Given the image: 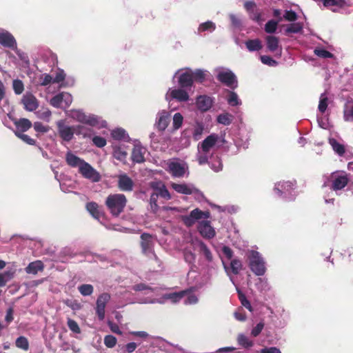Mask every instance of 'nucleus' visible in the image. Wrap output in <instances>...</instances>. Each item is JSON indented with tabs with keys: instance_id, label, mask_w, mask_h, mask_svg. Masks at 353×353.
Returning a JSON list of instances; mask_svg holds the SVG:
<instances>
[{
	"instance_id": "obj_39",
	"label": "nucleus",
	"mask_w": 353,
	"mask_h": 353,
	"mask_svg": "<svg viewBox=\"0 0 353 353\" xmlns=\"http://www.w3.org/2000/svg\"><path fill=\"white\" fill-rule=\"evenodd\" d=\"M217 122L224 125H229L232 122V116L229 113L221 114L217 117Z\"/></svg>"
},
{
	"instance_id": "obj_48",
	"label": "nucleus",
	"mask_w": 353,
	"mask_h": 353,
	"mask_svg": "<svg viewBox=\"0 0 353 353\" xmlns=\"http://www.w3.org/2000/svg\"><path fill=\"white\" fill-rule=\"evenodd\" d=\"M327 105H328L327 97H326L325 93L321 94V97H320L319 103V107H318L319 112H321V113H324L325 112V110H327Z\"/></svg>"
},
{
	"instance_id": "obj_36",
	"label": "nucleus",
	"mask_w": 353,
	"mask_h": 353,
	"mask_svg": "<svg viewBox=\"0 0 353 353\" xmlns=\"http://www.w3.org/2000/svg\"><path fill=\"white\" fill-rule=\"evenodd\" d=\"M79 293L83 296H90L94 292V287L91 284H82L78 287Z\"/></svg>"
},
{
	"instance_id": "obj_63",
	"label": "nucleus",
	"mask_w": 353,
	"mask_h": 353,
	"mask_svg": "<svg viewBox=\"0 0 353 353\" xmlns=\"http://www.w3.org/2000/svg\"><path fill=\"white\" fill-rule=\"evenodd\" d=\"M193 74V81H196L199 82H203L205 79V74L201 70H196L194 72H192Z\"/></svg>"
},
{
	"instance_id": "obj_38",
	"label": "nucleus",
	"mask_w": 353,
	"mask_h": 353,
	"mask_svg": "<svg viewBox=\"0 0 353 353\" xmlns=\"http://www.w3.org/2000/svg\"><path fill=\"white\" fill-rule=\"evenodd\" d=\"M325 7L337 6L339 8H343L347 5L345 0H322Z\"/></svg>"
},
{
	"instance_id": "obj_9",
	"label": "nucleus",
	"mask_w": 353,
	"mask_h": 353,
	"mask_svg": "<svg viewBox=\"0 0 353 353\" xmlns=\"http://www.w3.org/2000/svg\"><path fill=\"white\" fill-rule=\"evenodd\" d=\"M216 79L226 86L234 89L237 87V81L235 74L230 70L221 71L217 76Z\"/></svg>"
},
{
	"instance_id": "obj_33",
	"label": "nucleus",
	"mask_w": 353,
	"mask_h": 353,
	"mask_svg": "<svg viewBox=\"0 0 353 353\" xmlns=\"http://www.w3.org/2000/svg\"><path fill=\"white\" fill-rule=\"evenodd\" d=\"M303 23L297 22V23H291L288 25L286 29L285 30V34H290L292 33L296 34L301 33L303 31Z\"/></svg>"
},
{
	"instance_id": "obj_6",
	"label": "nucleus",
	"mask_w": 353,
	"mask_h": 353,
	"mask_svg": "<svg viewBox=\"0 0 353 353\" xmlns=\"http://www.w3.org/2000/svg\"><path fill=\"white\" fill-rule=\"evenodd\" d=\"M72 102V95L65 92H62L54 96L50 99V104L55 108H68Z\"/></svg>"
},
{
	"instance_id": "obj_62",
	"label": "nucleus",
	"mask_w": 353,
	"mask_h": 353,
	"mask_svg": "<svg viewBox=\"0 0 353 353\" xmlns=\"http://www.w3.org/2000/svg\"><path fill=\"white\" fill-rule=\"evenodd\" d=\"M14 320V307L10 306L6 310L5 321L9 325Z\"/></svg>"
},
{
	"instance_id": "obj_55",
	"label": "nucleus",
	"mask_w": 353,
	"mask_h": 353,
	"mask_svg": "<svg viewBox=\"0 0 353 353\" xmlns=\"http://www.w3.org/2000/svg\"><path fill=\"white\" fill-rule=\"evenodd\" d=\"M68 327L69 329L76 334L81 333V329L78 325V323L73 319H68L67 322Z\"/></svg>"
},
{
	"instance_id": "obj_49",
	"label": "nucleus",
	"mask_w": 353,
	"mask_h": 353,
	"mask_svg": "<svg viewBox=\"0 0 353 353\" xmlns=\"http://www.w3.org/2000/svg\"><path fill=\"white\" fill-rule=\"evenodd\" d=\"M112 137L115 140H123L125 139V131L122 128H117L112 131Z\"/></svg>"
},
{
	"instance_id": "obj_14",
	"label": "nucleus",
	"mask_w": 353,
	"mask_h": 353,
	"mask_svg": "<svg viewBox=\"0 0 353 353\" xmlns=\"http://www.w3.org/2000/svg\"><path fill=\"white\" fill-rule=\"evenodd\" d=\"M134 182L127 174H120L118 177V188L123 192H131L133 190Z\"/></svg>"
},
{
	"instance_id": "obj_5",
	"label": "nucleus",
	"mask_w": 353,
	"mask_h": 353,
	"mask_svg": "<svg viewBox=\"0 0 353 353\" xmlns=\"http://www.w3.org/2000/svg\"><path fill=\"white\" fill-rule=\"evenodd\" d=\"M71 117L73 119L83 124H87L91 127H94L99 124L98 119L94 115H87L81 110H72Z\"/></svg>"
},
{
	"instance_id": "obj_19",
	"label": "nucleus",
	"mask_w": 353,
	"mask_h": 353,
	"mask_svg": "<svg viewBox=\"0 0 353 353\" xmlns=\"http://www.w3.org/2000/svg\"><path fill=\"white\" fill-rule=\"evenodd\" d=\"M178 83L181 88H190L193 85L192 72H185L181 74Z\"/></svg>"
},
{
	"instance_id": "obj_1",
	"label": "nucleus",
	"mask_w": 353,
	"mask_h": 353,
	"mask_svg": "<svg viewBox=\"0 0 353 353\" xmlns=\"http://www.w3.org/2000/svg\"><path fill=\"white\" fill-rule=\"evenodd\" d=\"M127 199L123 194H110L105 200V205L114 216H119L123 212Z\"/></svg>"
},
{
	"instance_id": "obj_12",
	"label": "nucleus",
	"mask_w": 353,
	"mask_h": 353,
	"mask_svg": "<svg viewBox=\"0 0 353 353\" xmlns=\"http://www.w3.org/2000/svg\"><path fill=\"white\" fill-rule=\"evenodd\" d=\"M0 44L3 47L14 50L17 48V41L13 35L8 31L0 32Z\"/></svg>"
},
{
	"instance_id": "obj_61",
	"label": "nucleus",
	"mask_w": 353,
	"mask_h": 353,
	"mask_svg": "<svg viewBox=\"0 0 353 353\" xmlns=\"http://www.w3.org/2000/svg\"><path fill=\"white\" fill-rule=\"evenodd\" d=\"M92 142L94 145H96L98 148H103L106 145V140L105 138L99 137V136H95L92 138Z\"/></svg>"
},
{
	"instance_id": "obj_51",
	"label": "nucleus",
	"mask_w": 353,
	"mask_h": 353,
	"mask_svg": "<svg viewBox=\"0 0 353 353\" xmlns=\"http://www.w3.org/2000/svg\"><path fill=\"white\" fill-rule=\"evenodd\" d=\"M314 53L317 57H321V58H332L333 54L329 52L327 50L322 49V48H316L314 50Z\"/></svg>"
},
{
	"instance_id": "obj_59",
	"label": "nucleus",
	"mask_w": 353,
	"mask_h": 353,
	"mask_svg": "<svg viewBox=\"0 0 353 353\" xmlns=\"http://www.w3.org/2000/svg\"><path fill=\"white\" fill-rule=\"evenodd\" d=\"M113 155L115 159L122 161L126 158L127 152L122 150L120 148H116L114 150Z\"/></svg>"
},
{
	"instance_id": "obj_2",
	"label": "nucleus",
	"mask_w": 353,
	"mask_h": 353,
	"mask_svg": "<svg viewBox=\"0 0 353 353\" xmlns=\"http://www.w3.org/2000/svg\"><path fill=\"white\" fill-rule=\"evenodd\" d=\"M327 181L330 183V189L336 192L347 185L350 178L345 172L336 171L330 175Z\"/></svg>"
},
{
	"instance_id": "obj_17",
	"label": "nucleus",
	"mask_w": 353,
	"mask_h": 353,
	"mask_svg": "<svg viewBox=\"0 0 353 353\" xmlns=\"http://www.w3.org/2000/svg\"><path fill=\"white\" fill-rule=\"evenodd\" d=\"M212 99L207 95H200L196 98V104L199 110L206 112L212 106Z\"/></svg>"
},
{
	"instance_id": "obj_20",
	"label": "nucleus",
	"mask_w": 353,
	"mask_h": 353,
	"mask_svg": "<svg viewBox=\"0 0 353 353\" xmlns=\"http://www.w3.org/2000/svg\"><path fill=\"white\" fill-rule=\"evenodd\" d=\"M171 187L176 192L183 194H186V195L192 194L194 192L197 191V190L196 188H194V187H192L185 183L178 184V183H172L171 184Z\"/></svg>"
},
{
	"instance_id": "obj_54",
	"label": "nucleus",
	"mask_w": 353,
	"mask_h": 353,
	"mask_svg": "<svg viewBox=\"0 0 353 353\" xmlns=\"http://www.w3.org/2000/svg\"><path fill=\"white\" fill-rule=\"evenodd\" d=\"M183 121L182 114L179 112L175 113L173 117V127L174 129H179L181 127Z\"/></svg>"
},
{
	"instance_id": "obj_22",
	"label": "nucleus",
	"mask_w": 353,
	"mask_h": 353,
	"mask_svg": "<svg viewBox=\"0 0 353 353\" xmlns=\"http://www.w3.org/2000/svg\"><path fill=\"white\" fill-rule=\"evenodd\" d=\"M145 153V148H144L140 145H135L132 152V160L134 162H136L138 163L144 162Z\"/></svg>"
},
{
	"instance_id": "obj_16",
	"label": "nucleus",
	"mask_w": 353,
	"mask_h": 353,
	"mask_svg": "<svg viewBox=\"0 0 353 353\" xmlns=\"http://www.w3.org/2000/svg\"><path fill=\"white\" fill-rule=\"evenodd\" d=\"M150 187L155 191L154 193L157 196L169 200L171 199V195L168 190L166 186L161 181L152 182Z\"/></svg>"
},
{
	"instance_id": "obj_27",
	"label": "nucleus",
	"mask_w": 353,
	"mask_h": 353,
	"mask_svg": "<svg viewBox=\"0 0 353 353\" xmlns=\"http://www.w3.org/2000/svg\"><path fill=\"white\" fill-rule=\"evenodd\" d=\"M65 160L70 166L73 168L79 167V168H80L81 165L85 162L84 160L80 159L70 152L66 154Z\"/></svg>"
},
{
	"instance_id": "obj_37",
	"label": "nucleus",
	"mask_w": 353,
	"mask_h": 353,
	"mask_svg": "<svg viewBox=\"0 0 353 353\" xmlns=\"http://www.w3.org/2000/svg\"><path fill=\"white\" fill-rule=\"evenodd\" d=\"M238 343L245 348H249L253 346V342L248 339V336L241 334L237 337Z\"/></svg>"
},
{
	"instance_id": "obj_58",
	"label": "nucleus",
	"mask_w": 353,
	"mask_h": 353,
	"mask_svg": "<svg viewBox=\"0 0 353 353\" xmlns=\"http://www.w3.org/2000/svg\"><path fill=\"white\" fill-rule=\"evenodd\" d=\"M228 103L232 105V106H236V105H238L239 102V98H238V95L236 94V93H235L234 92H229V95H228Z\"/></svg>"
},
{
	"instance_id": "obj_28",
	"label": "nucleus",
	"mask_w": 353,
	"mask_h": 353,
	"mask_svg": "<svg viewBox=\"0 0 353 353\" xmlns=\"http://www.w3.org/2000/svg\"><path fill=\"white\" fill-rule=\"evenodd\" d=\"M170 122L168 114L163 111L159 114L157 126L159 130L163 131L166 129Z\"/></svg>"
},
{
	"instance_id": "obj_8",
	"label": "nucleus",
	"mask_w": 353,
	"mask_h": 353,
	"mask_svg": "<svg viewBox=\"0 0 353 353\" xmlns=\"http://www.w3.org/2000/svg\"><path fill=\"white\" fill-rule=\"evenodd\" d=\"M79 172L84 178L90 179L93 182H98L101 179L99 173L85 161L81 165Z\"/></svg>"
},
{
	"instance_id": "obj_26",
	"label": "nucleus",
	"mask_w": 353,
	"mask_h": 353,
	"mask_svg": "<svg viewBox=\"0 0 353 353\" xmlns=\"http://www.w3.org/2000/svg\"><path fill=\"white\" fill-rule=\"evenodd\" d=\"M343 118L345 121H353V100H347L343 107Z\"/></svg>"
},
{
	"instance_id": "obj_57",
	"label": "nucleus",
	"mask_w": 353,
	"mask_h": 353,
	"mask_svg": "<svg viewBox=\"0 0 353 353\" xmlns=\"http://www.w3.org/2000/svg\"><path fill=\"white\" fill-rule=\"evenodd\" d=\"M215 29V24L212 21H206L205 23H203L200 24L199 27V32H204L207 30H214Z\"/></svg>"
},
{
	"instance_id": "obj_47",
	"label": "nucleus",
	"mask_w": 353,
	"mask_h": 353,
	"mask_svg": "<svg viewBox=\"0 0 353 353\" xmlns=\"http://www.w3.org/2000/svg\"><path fill=\"white\" fill-rule=\"evenodd\" d=\"M238 296L241 305L247 308L249 311L252 312V307L250 304V302L246 298L245 295L242 292L238 290Z\"/></svg>"
},
{
	"instance_id": "obj_43",
	"label": "nucleus",
	"mask_w": 353,
	"mask_h": 353,
	"mask_svg": "<svg viewBox=\"0 0 353 353\" xmlns=\"http://www.w3.org/2000/svg\"><path fill=\"white\" fill-rule=\"evenodd\" d=\"M279 21L273 19L268 21L265 25V31L268 34L274 33L277 29Z\"/></svg>"
},
{
	"instance_id": "obj_64",
	"label": "nucleus",
	"mask_w": 353,
	"mask_h": 353,
	"mask_svg": "<svg viewBox=\"0 0 353 353\" xmlns=\"http://www.w3.org/2000/svg\"><path fill=\"white\" fill-rule=\"evenodd\" d=\"M191 217L193 218L195 221L201 219L203 216V212L201 211L199 208H196L192 210L190 213Z\"/></svg>"
},
{
	"instance_id": "obj_7",
	"label": "nucleus",
	"mask_w": 353,
	"mask_h": 353,
	"mask_svg": "<svg viewBox=\"0 0 353 353\" xmlns=\"http://www.w3.org/2000/svg\"><path fill=\"white\" fill-rule=\"evenodd\" d=\"M110 300V295L106 292L101 294L97 299L95 311L100 321H103L105 319V307Z\"/></svg>"
},
{
	"instance_id": "obj_40",
	"label": "nucleus",
	"mask_w": 353,
	"mask_h": 353,
	"mask_svg": "<svg viewBox=\"0 0 353 353\" xmlns=\"http://www.w3.org/2000/svg\"><path fill=\"white\" fill-rule=\"evenodd\" d=\"M14 277V272L12 271H6L0 273V287H3L6 283Z\"/></svg>"
},
{
	"instance_id": "obj_4",
	"label": "nucleus",
	"mask_w": 353,
	"mask_h": 353,
	"mask_svg": "<svg viewBox=\"0 0 353 353\" xmlns=\"http://www.w3.org/2000/svg\"><path fill=\"white\" fill-rule=\"evenodd\" d=\"M141 247L142 253L145 256L152 258L157 263L158 266H161V261L154 251V243L152 240V236L148 233H143L141 235Z\"/></svg>"
},
{
	"instance_id": "obj_45",
	"label": "nucleus",
	"mask_w": 353,
	"mask_h": 353,
	"mask_svg": "<svg viewBox=\"0 0 353 353\" xmlns=\"http://www.w3.org/2000/svg\"><path fill=\"white\" fill-rule=\"evenodd\" d=\"M243 265L239 259H232L230 262V268L234 274H238L242 269Z\"/></svg>"
},
{
	"instance_id": "obj_46",
	"label": "nucleus",
	"mask_w": 353,
	"mask_h": 353,
	"mask_svg": "<svg viewBox=\"0 0 353 353\" xmlns=\"http://www.w3.org/2000/svg\"><path fill=\"white\" fill-rule=\"evenodd\" d=\"M12 88L16 94H21L24 90V85L21 80L14 79L12 81Z\"/></svg>"
},
{
	"instance_id": "obj_35",
	"label": "nucleus",
	"mask_w": 353,
	"mask_h": 353,
	"mask_svg": "<svg viewBox=\"0 0 353 353\" xmlns=\"http://www.w3.org/2000/svg\"><path fill=\"white\" fill-rule=\"evenodd\" d=\"M199 247L200 253L205 256L208 261L211 262L213 259V256L207 245L203 241H199Z\"/></svg>"
},
{
	"instance_id": "obj_41",
	"label": "nucleus",
	"mask_w": 353,
	"mask_h": 353,
	"mask_svg": "<svg viewBox=\"0 0 353 353\" xmlns=\"http://www.w3.org/2000/svg\"><path fill=\"white\" fill-rule=\"evenodd\" d=\"M15 345L18 348L22 349L25 351L29 349V342L26 337L21 336L18 337L15 341Z\"/></svg>"
},
{
	"instance_id": "obj_18",
	"label": "nucleus",
	"mask_w": 353,
	"mask_h": 353,
	"mask_svg": "<svg viewBox=\"0 0 353 353\" xmlns=\"http://www.w3.org/2000/svg\"><path fill=\"white\" fill-rule=\"evenodd\" d=\"M219 137L216 134H212L208 136L201 143V150L205 153H208L210 150L215 145Z\"/></svg>"
},
{
	"instance_id": "obj_60",
	"label": "nucleus",
	"mask_w": 353,
	"mask_h": 353,
	"mask_svg": "<svg viewBox=\"0 0 353 353\" xmlns=\"http://www.w3.org/2000/svg\"><path fill=\"white\" fill-rule=\"evenodd\" d=\"M65 79V74L63 70L58 69L56 72V75L53 78V83H61Z\"/></svg>"
},
{
	"instance_id": "obj_31",
	"label": "nucleus",
	"mask_w": 353,
	"mask_h": 353,
	"mask_svg": "<svg viewBox=\"0 0 353 353\" xmlns=\"http://www.w3.org/2000/svg\"><path fill=\"white\" fill-rule=\"evenodd\" d=\"M268 49L271 52H275L279 48V39L278 37L269 35L265 37Z\"/></svg>"
},
{
	"instance_id": "obj_34",
	"label": "nucleus",
	"mask_w": 353,
	"mask_h": 353,
	"mask_svg": "<svg viewBox=\"0 0 353 353\" xmlns=\"http://www.w3.org/2000/svg\"><path fill=\"white\" fill-rule=\"evenodd\" d=\"M329 143L332 146L333 150L339 156L342 157L345 152V146L339 143L335 139H330Z\"/></svg>"
},
{
	"instance_id": "obj_29",
	"label": "nucleus",
	"mask_w": 353,
	"mask_h": 353,
	"mask_svg": "<svg viewBox=\"0 0 353 353\" xmlns=\"http://www.w3.org/2000/svg\"><path fill=\"white\" fill-rule=\"evenodd\" d=\"M74 132L77 135H81L84 138H90L93 134L94 131L90 128L83 125H77L74 126Z\"/></svg>"
},
{
	"instance_id": "obj_44",
	"label": "nucleus",
	"mask_w": 353,
	"mask_h": 353,
	"mask_svg": "<svg viewBox=\"0 0 353 353\" xmlns=\"http://www.w3.org/2000/svg\"><path fill=\"white\" fill-rule=\"evenodd\" d=\"M211 168L216 172H218L223 169V163L219 157L212 159V161L209 163Z\"/></svg>"
},
{
	"instance_id": "obj_52",
	"label": "nucleus",
	"mask_w": 353,
	"mask_h": 353,
	"mask_svg": "<svg viewBox=\"0 0 353 353\" xmlns=\"http://www.w3.org/2000/svg\"><path fill=\"white\" fill-rule=\"evenodd\" d=\"M283 19L287 21L294 22L297 20L298 15L292 10H285L283 14Z\"/></svg>"
},
{
	"instance_id": "obj_21",
	"label": "nucleus",
	"mask_w": 353,
	"mask_h": 353,
	"mask_svg": "<svg viewBox=\"0 0 353 353\" xmlns=\"http://www.w3.org/2000/svg\"><path fill=\"white\" fill-rule=\"evenodd\" d=\"M13 122L17 128L16 132H20L21 133L28 131L32 126V122L26 118L15 119Z\"/></svg>"
},
{
	"instance_id": "obj_3",
	"label": "nucleus",
	"mask_w": 353,
	"mask_h": 353,
	"mask_svg": "<svg viewBox=\"0 0 353 353\" xmlns=\"http://www.w3.org/2000/svg\"><path fill=\"white\" fill-rule=\"evenodd\" d=\"M249 261V266L256 275L263 276L265 273V262L259 252L252 250Z\"/></svg>"
},
{
	"instance_id": "obj_11",
	"label": "nucleus",
	"mask_w": 353,
	"mask_h": 353,
	"mask_svg": "<svg viewBox=\"0 0 353 353\" xmlns=\"http://www.w3.org/2000/svg\"><path fill=\"white\" fill-rule=\"evenodd\" d=\"M197 228L201 235L205 239H211L216 235V232L209 221H199Z\"/></svg>"
},
{
	"instance_id": "obj_23",
	"label": "nucleus",
	"mask_w": 353,
	"mask_h": 353,
	"mask_svg": "<svg viewBox=\"0 0 353 353\" xmlns=\"http://www.w3.org/2000/svg\"><path fill=\"white\" fill-rule=\"evenodd\" d=\"M43 269L44 265L43 262L37 260L30 263L25 270L28 274H37L39 272H42Z\"/></svg>"
},
{
	"instance_id": "obj_50",
	"label": "nucleus",
	"mask_w": 353,
	"mask_h": 353,
	"mask_svg": "<svg viewBox=\"0 0 353 353\" xmlns=\"http://www.w3.org/2000/svg\"><path fill=\"white\" fill-rule=\"evenodd\" d=\"M15 135L23 141L25 143L30 145H34L36 144V141L32 138H30L28 135L21 133L20 132H15Z\"/></svg>"
},
{
	"instance_id": "obj_25",
	"label": "nucleus",
	"mask_w": 353,
	"mask_h": 353,
	"mask_svg": "<svg viewBox=\"0 0 353 353\" xmlns=\"http://www.w3.org/2000/svg\"><path fill=\"white\" fill-rule=\"evenodd\" d=\"M86 210L95 219L99 220L102 216V213L99 210V206L96 202H88L86 204Z\"/></svg>"
},
{
	"instance_id": "obj_13",
	"label": "nucleus",
	"mask_w": 353,
	"mask_h": 353,
	"mask_svg": "<svg viewBox=\"0 0 353 353\" xmlns=\"http://www.w3.org/2000/svg\"><path fill=\"white\" fill-rule=\"evenodd\" d=\"M57 126L59 134L63 141H70L72 139L73 135L75 134L74 126H67L61 122H59Z\"/></svg>"
},
{
	"instance_id": "obj_53",
	"label": "nucleus",
	"mask_w": 353,
	"mask_h": 353,
	"mask_svg": "<svg viewBox=\"0 0 353 353\" xmlns=\"http://www.w3.org/2000/svg\"><path fill=\"white\" fill-rule=\"evenodd\" d=\"M117 340L113 335H107L104 338V344L108 348L114 347L117 344Z\"/></svg>"
},
{
	"instance_id": "obj_15",
	"label": "nucleus",
	"mask_w": 353,
	"mask_h": 353,
	"mask_svg": "<svg viewBox=\"0 0 353 353\" xmlns=\"http://www.w3.org/2000/svg\"><path fill=\"white\" fill-rule=\"evenodd\" d=\"M21 103L24 108L29 112L34 111L39 106L37 99L32 94H26L23 95Z\"/></svg>"
},
{
	"instance_id": "obj_24",
	"label": "nucleus",
	"mask_w": 353,
	"mask_h": 353,
	"mask_svg": "<svg viewBox=\"0 0 353 353\" xmlns=\"http://www.w3.org/2000/svg\"><path fill=\"white\" fill-rule=\"evenodd\" d=\"M185 88L174 89L170 92V96L172 99L179 101H187L189 100V95Z\"/></svg>"
},
{
	"instance_id": "obj_10",
	"label": "nucleus",
	"mask_w": 353,
	"mask_h": 353,
	"mask_svg": "<svg viewBox=\"0 0 353 353\" xmlns=\"http://www.w3.org/2000/svg\"><path fill=\"white\" fill-rule=\"evenodd\" d=\"M185 163H181L178 161H171L168 163L167 171L171 174L173 177L181 178L185 173Z\"/></svg>"
},
{
	"instance_id": "obj_56",
	"label": "nucleus",
	"mask_w": 353,
	"mask_h": 353,
	"mask_svg": "<svg viewBox=\"0 0 353 353\" xmlns=\"http://www.w3.org/2000/svg\"><path fill=\"white\" fill-rule=\"evenodd\" d=\"M33 127L36 132L41 133L48 132L50 130V127L48 125H45L39 121L34 122Z\"/></svg>"
},
{
	"instance_id": "obj_42",
	"label": "nucleus",
	"mask_w": 353,
	"mask_h": 353,
	"mask_svg": "<svg viewBox=\"0 0 353 353\" xmlns=\"http://www.w3.org/2000/svg\"><path fill=\"white\" fill-rule=\"evenodd\" d=\"M204 130V126L202 123L196 122L194 128V131L192 133L193 138L194 140L197 141L201 139V137L203 134V132Z\"/></svg>"
},
{
	"instance_id": "obj_32",
	"label": "nucleus",
	"mask_w": 353,
	"mask_h": 353,
	"mask_svg": "<svg viewBox=\"0 0 353 353\" xmlns=\"http://www.w3.org/2000/svg\"><path fill=\"white\" fill-rule=\"evenodd\" d=\"M246 48L250 52L259 51L262 49L261 41L259 39H249L245 43Z\"/></svg>"
},
{
	"instance_id": "obj_30",
	"label": "nucleus",
	"mask_w": 353,
	"mask_h": 353,
	"mask_svg": "<svg viewBox=\"0 0 353 353\" xmlns=\"http://www.w3.org/2000/svg\"><path fill=\"white\" fill-rule=\"evenodd\" d=\"M192 292V288H188L185 290H182L177 292L170 293L167 295V298L170 299L172 302L176 303L179 301L182 298L186 296L188 294Z\"/></svg>"
}]
</instances>
